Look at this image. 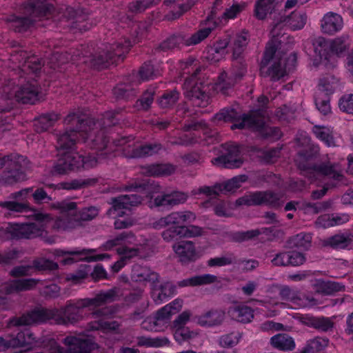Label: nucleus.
Listing matches in <instances>:
<instances>
[{
    "label": "nucleus",
    "instance_id": "f257e3e1",
    "mask_svg": "<svg viewBox=\"0 0 353 353\" xmlns=\"http://www.w3.org/2000/svg\"><path fill=\"white\" fill-rule=\"evenodd\" d=\"M83 112H69L64 123L69 125L57 137L60 150L54 170L59 174L70 170L88 169L97 162L95 155L106 154L111 128L119 123L120 112H103L100 119Z\"/></svg>",
    "mask_w": 353,
    "mask_h": 353
},
{
    "label": "nucleus",
    "instance_id": "680f3d73",
    "mask_svg": "<svg viewBox=\"0 0 353 353\" xmlns=\"http://www.w3.org/2000/svg\"><path fill=\"white\" fill-rule=\"evenodd\" d=\"M241 337V335L239 332H232L221 336L219 344L224 347H232L239 343Z\"/></svg>",
    "mask_w": 353,
    "mask_h": 353
},
{
    "label": "nucleus",
    "instance_id": "9b49d317",
    "mask_svg": "<svg viewBox=\"0 0 353 353\" xmlns=\"http://www.w3.org/2000/svg\"><path fill=\"white\" fill-rule=\"evenodd\" d=\"M26 158L18 154H10L0 157V169L6 167L0 181L5 185H12L26 179L24 168L21 163Z\"/></svg>",
    "mask_w": 353,
    "mask_h": 353
},
{
    "label": "nucleus",
    "instance_id": "a211bd4d",
    "mask_svg": "<svg viewBox=\"0 0 353 353\" xmlns=\"http://www.w3.org/2000/svg\"><path fill=\"white\" fill-rule=\"evenodd\" d=\"M237 205L259 206L268 205L278 207L279 197L278 194L271 190L255 191L245 194L236 201Z\"/></svg>",
    "mask_w": 353,
    "mask_h": 353
},
{
    "label": "nucleus",
    "instance_id": "774afa93",
    "mask_svg": "<svg viewBox=\"0 0 353 353\" xmlns=\"http://www.w3.org/2000/svg\"><path fill=\"white\" fill-rule=\"evenodd\" d=\"M274 176V174L269 171H259L254 174L252 177V181L255 186H260L265 183H269Z\"/></svg>",
    "mask_w": 353,
    "mask_h": 353
},
{
    "label": "nucleus",
    "instance_id": "bf43d9fd",
    "mask_svg": "<svg viewBox=\"0 0 353 353\" xmlns=\"http://www.w3.org/2000/svg\"><path fill=\"white\" fill-rule=\"evenodd\" d=\"M328 342L326 338L316 337L309 340L305 345L311 353H319L327 347Z\"/></svg>",
    "mask_w": 353,
    "mask_h": 353
},
{
    "label": "nucleus",
    "instance_id": "b1692460",
    "mask_svg": "<svg viewBox=\"0 0 353 353\" xmlns=\"http://www.w3.org/2000/svg\"><path fill=\"white\" fill-rule=\"evenodd\" d=\"M181 307L182 301L177 299L160 308L155 314L153 321L154 325L151 330L159 331L156 326L161 323H168L170 320L171 316L179 312Z\"/></svg>",
    "mask_w": 353,
    "mask_h": 353
},
{
    "label": "nucleus",
    "instance_id": "0e129e2a",
    "mask_svg": "<svg viewBox=\"0 0 353 353\" xmlns=\"http://www.w3.org/2000/svg\"><path fill=\"white\" fill-rule=\"evenodd\" d=\"M99 214V210L97 207L89 206L82 208L79 211L77 220L88 221L94 219Z\"/></svg>",
    "mask_w": 353,
    "mask_h": 353
},
{
    "label": "nucleus",
    "instance_id": "72a5a7b5",
    "mask_svg": "<svg viewBox=\"0 0 353 353\" xmlns=\"http://www.w3.org/2000/svg\"><path fill=\"white\" fill-rule=\"evenodd\" d=\"M142 172L150 176H169L175 171V166L169 163H155L141 167Z\"/></svg>",
    "mask_w": 353,
    "mask_h": 353
},
{
    "label": "nucleus",
    "instance_id": "ddd939ff",
    "mask_svg": "<svg viewBox=\"0 0 353 353\" xmlns=\"http://www.w3.org/2000/svg\"><path fill=\"white\" fill-rule=\"evenodd\" d=\"M196 219L194 213L190 211L173 212L165 217L159 219V223L161 226L170 225L162 232V237L166 241H170L181 238L179 232L180 224L192 222Z\"/></svg>",
    "mask_w": 353,
    "mask_h": 353
},
{
    "label": "nucleus",
    "instance_id": "c03bdc74",
    "mask_svg": "<svg viewBox=\"0 0 353 353\" xmlns=\"http://www.w3.org/2000/svg\"><path fill=\"white\" fill-rule=\"evenodd\" d=\"M288 243L292 247L307 250L312 245V236L309 233L300 232L291 236Z\"/></svg>",
    "mask_w": 353,
    "mask_h": 353
},
{
    "label": "nucleus",
    "instance_id": "39448f33",
    "mask_svg": "<svg viewBox=\"0 0 353 353\" xmlns=\"http://www.w3.org/2000/svg\"><path fill=\"white\" fill-rule=\"evenodd\" d=\"M304 13L293 12L288 17L281 16L274 21L271 30L272 39L268 42L261 63V72H265L273 81H277L285 77L288 72L293 68L296 61V54H290L288 57L278 50L281 42L277 40L281 33L279 31L288 26L291 30L302 29L306 23Z\"/></svg>",
    "mask_w": 353,
    "mask_h": 353
},
{
    "label": "nucleus",
    "instance_id": "bb28decb",
    "mask_svg": "<svg viewBox=\"0 0 353 353\" xmlns=\"http://www.w3.org/2000/svg\"><path fill=\"white\" fill-rule=\"evenodd\" d=\"M261 234H265L267 236H275L274 227H263L254 230L247 231H237L230 234L231 239L237 243H241L245 241L253 239Z\"/></svg>",
    "mask_w": 353,
    "mask_h": 353
},
{
    "label": "nucleus",
    "instance_id": "f3484780",
    "mask_svg": "<svg viewBox=\"0 0 353 353\" xmlns=\"http://www.w3.org/2000/svg\"><path fill=\"white\" fill-rule=\"evenodd\" d=\"M340 88L338 79L332 75L322 77L319 82L314 102L318 110H330V97Z\"/></svg>",
    "mask_w": 353,
    "mask_h": 353
},
{
    "label": "nucleus",
    "instance_id": "423d86ee",
    "mask_svg": "<svg viewBox=\"0 0 353 353\" xmlns=\"http://www.w3.org/2000/svg\"><path fill=\"white\" fill-rule=\"evenodd\" d=\"M64 343L68 346L64 350L57 341L50 336L37 339L30 329L12 333L6 339L0 336V351L9 348L23 347L20 353H90L91 342L75 336H67Z\"/></svg>",
    "mask_w": 353,
    "mask_h": 353
},
{
    "label": "nucleus",
    "instance_id": "4c0bfd02",
    "mask_svg": "<svg viewBox=\"0 0 353 353\" xmlns=\"http://www.w3.org/2000/svg\"><path fill=\"white\" fill-rule=\"evenodd\" d=\"M332 318L324 316H312L308 318L307 325L321 332H328L332 331L334 327Z\"/></svg>",
    "mask_w": 353,
    "mask_h": 353
},
{
    "label": "nucleus",
    "instance_id": "7ed1b4c3",
    "mask_svg": "<svg viewBox=\"0 0 353 353\" xmlns=\"http://www.w3.org/2000/svg\"><path fill=\"white\" fill-rule=\"evenodd\" d=\"M9 65L18 77L9 79L1 88L3 99L21 104H34L41 97V88L36 78L41 68V62L35 56H29L24 50L12 54Z\"/></svg>",
    "mask_w": 353,
    "mask_h": 353
},
{
    "label": "nucleus",
    "instance_id": "f8f14e48",
    "mask_svg": "<svg viewBox=\"0 0 353 353\" xmlns=\"http://www.w3.org/2000/svg\"><path fill=\"white\" fill-rule=\"evenodd\" d=\"M347 37L336 38L332 41H327L323 37H318L314 42V52L317 54L325 65L336 56H339L349 46Z\"/></svg>",
    "mask_w": 353,
    "mask_h": 353
},
{
    "label": "nucleus",
    "instance_id": "393cba45",
    "mask_svg": "<svg viewBox=\"0 0 353 353\" xmlns=\"http://www.w3.org/2000/svg\"><path fill=\"white\" fill-rule=\"evenodd\" d=\"M161 186L153 180H135L125 186V190L145 194L147 197L152 199L154 194L160 192Z\"/></svg>",
    "mask_w": 353,
    "mask_h": 353
},
{
    "label": "nucleus",
    "instance_id": "2eb2a0df",
    "mask_svg": "<svg viewBox=\"0 0 353 353\" xmlns=\"http://www.w3.org/2000/svg\"><path fill=\"white\" fill-rule=\"evenodd\" d=\"M134 139L132 136L123 137L119 141L118 145H122L128 143L123 148V154L128 159H139L151 157L159 154L163 149V145L160 143H147L139 146H135L134 143H130Z\"/></svg>",
    "mask_w": 353,
    "mask_h": 353
},
{
    "label": "nucleus",
    "instance_id": "052dcab7",
    "mask_svg": "<svg viewBox=\"0 0 353 353\" xmlns=\"http://www.w3.org/2000/svg\"><path fill=\"white\" fill-rule=\"evenodd\" d=\"M321 292L327 295L333 294L336 292H342L345 290V286L339 282L328 281L323 282L320 285Z\"/></svg>",
    "mask_w": 353,
    "mask_h": 353
},
{
    "label": "nucleus",
    "instance_id": "ea45409f",
    "mask_svg": "<svg viewBox=\"0 0 353 353\" xmlns=\"http://www.w3.org/2000/svg\"><path fill=\"white\" fill-rule=\"evenodd\" d=\"M271 345L281 351H292L296 347L294 339L287 334H277L270 339Z\"/></svg>",
    "mask_w": 353,
    "mask_h": 353
},
{
    "label": "nucleus",
    "instance_id": "2f4dec72",
    "mask_svg": "<svg viewBox=\"0 0 353 353\" xmlns=\"http://www.w3.org/2000/svg\"><path fill=\"white\" fill-rule=\"evenodd\" d=\"M173 249L183 263L193 261L196 259L195 245L190 241H181L173 245Z\"/></svg>",
    "mask_w": 353,
    "mask_h": 353
},
{
    "label": "nucleus",
    "instance_id": "de8ad7c7",
    "mask_svg": "<svg viewBox=\"0 0 353 353\" xmlns=\"http://www.w3.org/2000/svg\"><path fill=\"white\" fill-rule=\"evenodd\" d=\"M312 132L315 137L328 147L334 146V140L330 128L315 125L313 127Z\"/></svg>",
    "mask_w": 353,
    "mask_h": 353
},
{
    "label": "nucleus",
    "instance_id": "a18cd8bd",
    "mask_svg": "<svg viewBox=\"0 0 353 353\" xmlns=\"http://www.w3.org/2000/svg\"><path fill=\"white\" fill-rule=\"evenodd\" d=\"M246 7L245 3H235L228 8L225 9L219 22H216L217 26L219 25H225L229 20L234 19L237 17Z\"/></svg>",
    "mask_w": 353,
    "mask_h": 353
},
{
    "label": "nucleus",
    "instance_id": "a878e982",
    "mask_svg": "<svg viewBox=\"0 0 353 353\" xmlns=\"http://www.w3.org/2000/svg\"><path fill=\"white\" fill-rule=\"evenodd\" d=\"M143 290L136 288L130 291L124 297V301L128 305L139 303V305L133 312L134 317L143 318L145 311L149 306V301L146 299H143Z\"/></svg>",
    "mask_w": 353,
    "mask_h": 353
},
{
    "label": "nucleus",
    "instance_id": "473e14b6",
    "mask_svg": "<svg viewBox=\"0 0 353 353\" xmlns=\"http://www.w3.org/2000/svg\"><path fill=\"white\" fill-rule=\"evenodd\" d=\"M343 27L342 17L335 12L326 13L321 20V28L323 32L332 34L340 31Z\"/></svg>",
    "mask_w": 353,
    "mask_h": 353
},
{
    "label": "nucleus",
    "instance_id": "49530a36",
    "mask_svg": "<svg viewBox=\"0 0 353 353\" xmlns=\"http://www.w3.org/2000/svg\"><path fill=\"white\" fill-rule=\"evenodd\" d=\"M134 240V235L131 232L123 231L117 234L114 238L108 240L104 244L105 250H112L115 246L122 245L125 243H132Z\"/></svg>",
    "mask_w": 353,
    "mask_h": 353
},
{
    "label": "nucleus",
    "instance_id": "4468645a",
    "mask_svg": "<svg viewBox=\"0 0 353 353\" xmlns=\"http://www.w3.org/2000/svg\"><path fill=\"white\" fill-rule=\"evenodd\" d=\"M135 42V39H133V41L127 39L125 40L124 43L119 41L112 45L105 54H99L97 57H85L83 56L82 63H88L90 66L97 68L106 67L108 64L114 61L113 60L114 57L119 58L127 53Z\"/></svg>",
    "mask_w": 353,
    "mask_h": 353
},
{
    "label": "nucleus",
    "instance_id": "7c9ffc66",
    "mask_svg": "<svg viewBox=\"0 0 353 353\" xmlns=\"http://www.w3.org/2000/svg\"><path fill=\"white\" fill-rule=\"evenodd\" d=\"M300 167L305 170H310L308 172H314L323 176H327L336 181H341L343 176L341 172L335 170L334 165L330 162L321 163L320 164L314 163L312 167L307 164L301 163Z\"/></svg>",
    "mask_w": 353,
    "mask_h": 353
},
{
    "label": "nucleus",
    "instance_id": "cd10ccee",
    "mask_svg": "<svg viewBox=\"0 0 353 353\" xmlns=\"http://www.w3.org/2000/svg\"><path fill=\"white\" fill-rule=\"evenodd\" d=\"M155 283L152 285L151 296L157 305L167 301L176 293V286L171 282L162 283L159 288Z\"/></svg>",
    "mask_w": 353,
    "mask_h": 353
},
{
    "label": "nucleus",
    "instance_id": "5fc2aeb1",
    "mask_svg": "<svg viewBox=\"0 0 353 353\" xmlns=\"http://www.w3.org/2000/svg\"><path fill=\"white\" fill-rule=\"evenodd\" d=\"M236 263V258L232 253H228L225 256L220 257L210 258L207 261V265L209 267H223L230 265Z\"/></svg>",
    "mask_w": 353,
    "mask_h": 353
},
{
    "label": "nucleus",
    "instance_id": "c756f323",
    "mask_svg": "<svg viewBox=\"0 0 353 353\" xmlns=\"http://www.w3.org/2000/svg\"><path fill=\"white\" fill-rule=\"evenodd\" d=\"M34 225L32 223H13L6 228L5 232L8 234L12 239H29L34 235ZM3 232V229H0V233Z\"/></svg>",
    "mask_w": 353,
    "mask_h": 353
},
{
    "label": "nucleus",
    "instance_id": "c85d7f7f",
    "mask_svg": "<svg viewBox=\"0 0 353 353\" xmlns=\"http://www.w3.org/2000/svg\"><path fill=\"white\" fill-rule=\"evenodd\" d=\"M187 199L188 196L184 192L174 191L170 194L156 196L154 199V205L157 208L169 209L174 205L185 203Z\"/></svg>",
    "mask_w": 353,
    "mask_h": 353
},
{
    "label": "nucleus",
    "instance_id": "8fccbe9b",
    "mask_svg": "<svg viewBox=\"0 0 353 353\" xmlns=\"http://www.w3.org/2000/svg\"><path fill=\"white\" fill-rule=\"evenodd\" d=\"M179 97V93L176 90L167 91L160 98L157 103L161 108H172Z\"/></svg>",
    "mask_w": 353,
    "mask_h": 353
},
{
    "label": "nucleus",
    "instance_id": "79ce46f5",
    "mask_svg": "<svg viewBox=\"0 0 353 353\" xmlns=\"http://www.w3.org/2000/svg\"><path fill=\"white\" fill-rule=\"evenodd\" d=\"M276 0H257L254 6V16L260 20L264 19L268 14L275 9Z\"/></svg>",
    "mask_w": 353,
    "mask_h": 353
},
{
    "label": "nucleus",
    "instance_id": "5701e85b",
    "mask_svg": "<svg viewBox=\"0 0 353 353\" xmlns=\"http://www.w3.org/2000/svg\"><path fill=\"white\" fill-rule=\"evenodd\" d=\"M305 260L304 254L295 250H290L276 253L271 260V263L272 265L277 267H296L303 264Z\"/></svg>",
    "mask_w": 353,
    "mask_h": 353
},
{
    "label": "nucleus",
    "instance_id": "603ef678",
    "mask_svg": "<svg viewBox=\"0 0 353 353\" xmlns=\"http://www.w3.org/2000/svg\"><path fill=\"white\" fill-rule=\"evenodd\" d=\"M155 91L153 88L148 89L141 96V97L136 102V108L142 110H147L151 108L154 101V95Z\"/></svg>",
    "mask_w": 353,
    "mask_h": 353
},
{
    "label": "nucleus",
    "instance_id": "c9c22d12",
    "mask_svg": "<svg viewBox=\"0 0 353 353\" xmlns=\"http://www.w3.org/2000/svg\"><path fill=\"white\" fill-rule=\"evenodd\" d=\"M57 112H46L35 118L33 121L34 130L38 133L47 131L59 119Z\"/></svg>",
    "mask_w": 353,
    "mask_h": 353
},
{
    "label": "nucleus",
    "instance_id": "9d476101",
    "mask_svg": "<svg viewBox=\"0 0 353 353\" xmlns=\"http://www.w3.org/2000/svg\"><path fill=\"white\" fill-rule=\"evenodd\" d=\"M160 74L159 70H155L150 63H144L137 74H133L126 83L117 85L113 90V94L117 99H128L135 96L134 86L141 82L152 79Z\"/></svg>",
    "mask_w": 353,
    "mask_h": 353
},
{
    "label": "nucleus",
    "instance_id": "f03ea898",
    "mask_svg": "<svg viewBox=\"0 0 353 353\" xmlns=\"http://www.w3.org/2000/svg\"><path fill=\"white\" fill-rule=\"evenodd\" d=\"M118 290L112 288L101 292L94 298L70 299L60 308L37 307L12 319L11 323L16 326L43 324L50 323L59 325H74L86 314L85 308L90 306L98 307L117 299Z\"/></svg>",
    "mask_w": 353,
    "mask_h": 353
},
{
    "label": "nucleus",
    "instance_id": "6e6d98bb",
    "mask_svg": "<svg viewBox=\"0 0 353 353\" xmlns=\"http://www.w3.org/2000/svg\"><path fill=\"white\" fill-rule=\"evenodd\" d=\"M160 0H134L129 4V10L132 12L139 13L151 6L157 4Z\"/></svg>",
    "mask_w": 353,
    "mask_h": 353
},
{
    "label": "nucleus",
    "instance_id": "412c9836",
    "mask_svg": "<svg viewBox=\"0 0 353 353\" xmlns=\"http://www.w3.org/2000/svg\"><path fill=\"white\" fill-rule=\"evenodd\" d=\"M221 7L222 0H216L212 8L211 14L208 17L206 27L200 29L190 37L185 36V46L196 45L209 36L212 30L217 26L214 19L216 11Z\"/></svg>",
    "mask_w": 353,
    "mask_h": 353
},
{
    "label": "nucleus",
    "instance_id": "69168bd1",
    "mask_svg": "<svg viewBox=\"0 0 353 353\" xmlns=\"http://www.w3.org/2000/svg\"><path fill=\"white\" fill-rule=\"evenodd\" d=\"M281 149L279 148H272L263 151L261 154V160L267 164L274 163L280 157Z\"/></svg>",
    "mask_w": 353,
    "mask_h": 353
},
{
    "label": "nucleus",
    "instance_id": "e433bc0d",
    "mask_svg": "<svg viewBox=\"0 0 353 353\" xmlns=\"http://www.w3.org/2000/svg\"><path fill=\"white\" fill-rule=\"evenodd\" d=\"M228 314L233 320L243 323H250L254 318L253 310L247 305L231 307L228 310Z\"/></svg>",
    "mask_w": 353,
    "mask_h": 353
},
{
    "label": "nucleus",
    "instance_id": "09e8293b",
    "mask_svg": "<svg viewBox=\"0 0 353 353\" xmlns=\"http://www.w3.org/2000/svg\"><path fill=\"white\" fill-rule=\"evenodd\" d=\"M248 180V176L246 174H241L235 176L232 179L220 183L221 191L223 192H232L239 188L242 183L246 182Z\"/></svg>",
    "mask_w": 353,
    "mask_h": 353
},
{
    "label": "nucleus",
    "instance_id": "13d9d810",
    "mask_svg": "<svg viewBox=\"0 0 353 353\" xmlns=\"http://www.w3.org/2000/svg\"><path fill=\"white\" fill-rule=\"evenodd\" d=\"M168 343L166 338H150L147 336H141L138 338V345L139 346L159 347L165 345Z\"/></svg>",
    "mask_w": 353,
    "mask_h": 353
},
{
    "label": "nucleus",
    "instance_id": "0eeeda50",
    "mask_svg": "<svg viewBox=\"0 0 353 353\" xmlns=\"http://www.w3.org/2000/svg\"><path fill=\"white\" fill-rule=\"evenodd\" d=\"M267 112H248L239 117H235L237 112H221L217 113L216 117L230 121L232 123V130L248 129L258 133L263 139L278 141L283 137L280 128L270 126L268 124L269 117L265 115Z\"/></svg>",
    "mask_w": 353,
    "mask_h": 353
},
{
    "label": "nucleus",
    "instance_id": "a19ab883",
    "mask_svg": "<svg viewBox=\"0 0 353 353\" xmlns=\"http://www.w3.org/2000/svg\"><path fill=\"white\" fill-rule=\"evenodd\" d=\"M38 283L35 279H21L12 281L6 287V292L12 294L33 289Z\"/></svg>",
    "mask_w": 353,
    "mask_h": 353
},
{
    "label": "nucleus",
    "instance_id": "1a4fd4ad",
    "mask_svg": "<svg viewBox=\"0 0 353 353\" xmlns=\"http://www.w3.org/2000/svg\"><path fill=\"white\" fill-rule=\"evenodd\" d=\"M53 9V5L48 0H31L23 8V13L28 16H13L9 19V21L12 23L11 28L17 32L24 31L35 21L33 18L47 17L51 14Z\"/></svg>",
    "mask_w": 353,
    "mask_h": 353
},
{
    "label": "nucleus",
    "instance_id": "338daca9",
    "mask_svg": "<svg viewBox=\"0 0 353 353\" xmlns=\"http://www.w3.org/2000/svg\"><path fill=\"white\" fill-rule=\"evenodd\" d=\"M347 239L344 235L335 234L324 241V245L332 248H344L347 246Z\"/></svg>",
    "mask_w": 353,
    "mask_h": 353
},
{
    "label": "nucleus",
    "instance_id": "6ab92c4d",
    "mask_svg": "<svg viewBox=\"0 0 353 353\" xmlns=\"http://www.w3.org/2000/svg\"><path fill=\"white\" fill-rule=\"evenodd\" d=\"M225 152L212 159L213 165L221 168H239L243 163L240 147L237 145L225 144L223 146Z\"/></svg>",
    "mask_w": 353,
    "mask_h": 353
},
{
    "label": "nucleus",
    "instance_id": "864d4df0",
    "mask_svg": "<svg viewBox=\"0 0 353 353\" xmlns=\"http://www.w3.org/2000/svg\"><path fill=\"white\" fill-rule=\"evenodd\" d=\"M88 328L90 330H101L108 332L116 330V322L106 321L100 318L98 320L91 321L88 323Z\"/></svg>",
    "mask_w": 353,
    "mask_h": 353
},
{
    "label": "nucleus",
    "instance_id": "37998d69",
    "mask_svg": "<svg viewBox=\"0 0 353 353\" xmlns=\"http://www.w3.org/2000/svg\"><path fill=\"white\" fill-rule=\"evenodd\" d=\"M248 43V33L245 30L237 32L232 39V48L233 57L239 58L245 50Z\"/></svg>",
    "mask_w": 353,
    "mask_h": 353
},
{
    "label": "nucleus",
    "instance_id": "20e7f679",
    "mask_svg": "<svg viewBox=\"0 0 353 353\" xmlns=\"http://www.w3.org/2000/svg\"><path fill=\"white\" fill-rule=\"evenodd\" d=\"M180 64V68L184 73H189L190 68L194 70L192 76L185 79L183 84L184 95L194 106L202 108H206L210 103V97L208 91L212 90L214 93L224 96L229 95L233 91L234 83L246 72L245 65L243 63H236L229 72H221L216 82L209 83L199 74V70L194 65L193 60L190 59Z\"/></svg>",
    "mask_w": 353,
    "mask_h": 353
},
{
    "label": "nucleus",
    "instance_id": "4be33fe9",
    "mask_svg": "<svg viewBox=\"0 0 353 353\" xmlns=\"http://www.w3.org/2000/svg\"><path fill=\"white\" fill-rule=\"evenodd\" d=\"M93 250H71V251H65L63 250H57L56 254L57 256H65L70 255L69 256L65 258L62 261V263L64 265H70L74 263L78 260H85L86 261H103L110 257L108 254H98L91 256H87L86 254L88 252H91Z\"/></svg>",
    "mask_w": 353,
    "mask_h": 353
},
{
    "label": "nucleus",
    "instance_id": "dca6fc26",
    "mask_svg": "<svg viewBox=\"0 0 353 353\" xmlns=\"http://www.w3.org/2000/svg\"><path fill=\"white\" fill-rule=\"evenodd\" d=\"M189 131L183 133L175 141L174 144L189 145L194 143H209L208 139L213 137L212 132L206 123L199 121L188 125Z\"/></svg>",
    "mask_w": 353,
    "mask_h": 353
},
{
    "label": "nucleus",
    "instance_id": "aec40b11",
    "mask_svg": "<svg viewBox=\"0 0 353 353\" xmlns=\"http://www.w3.org/2000/svg\"><path fill=\"white\" fill-rule=\"evenodd\" d=\"M143 197L137 194L120 195L111 199L112 207L108 210L110 216H123L124 210H130L131 208L141 204Z\"/></svg>",
    "mask_w": 353,
    "mask_h": 353
},
{
    "label": "nucleus",
    "instance_id": "6e6552de",
    "mask_svg": "<svg viewBox=\"0 0 353 353\" xmlns=\"http://www.w3.org/2000/svg\"><path fill=\"white\" fill-rule=\"evenodd\" d=\"M30 196H32L36 203H48L52 201L51 196L43 188H38L34 192L32 188H26L12 193L10 197L14 201H1L0 207L8 210L10 215L30 212L32 208L27 201Z\"/></svg>",
    "mask_w": 353,
    "mask_h": 353
},
{
    "label": "nucleus",
    "instance_id": "3c124183",
    "mask_svg": "<svg viewBox=\"0 0 353 353\" xmlns=\"http://www.w3.org/2000/svg\"><path fill=\"white\" fill-rule=\"evenodd\" d=\"M299 159L296 161V165L301 171L309 172L310 170H305L300 167L301 163H307L309 167H312L314 163L311 161L315 158L316 153L312 149H303L298 152Z\"/></svg>",
    "mask_w": 353,
    "mask_h": 353
},
{
    "label": "nucleus",
    "instance_id": "f704fd0d",
    "mask_svg": "<svg viewBox=\"0 0 353 353\" xmlns=\"http://www.w3.org/2000/svg\"><path fill=\"white\" fill-rule=\"evenodd\" d=\"M131 279L134 282H148L154 285L159 282V275L146 267L135 265L132 270Z\"/></svg>",
    "mask_w": 353,
    "mask_h": 353
},
{
    "label": "nucleus",
    "instance_id": "4d7b16f0",
    "mask_svg": "<svg viewBox=\"0 0 353 353\" xmlns=\"http://www.w3.org/2000/svg\"><path fill=\"white\" fill-rule=\"evenodd\" d=\"M91 270L90 265H81L74 273L68 274L67 279L75 284L79 283L88 276Z\"/></svg>",
    "mask_w": 353,
    "mask_h": 353
},
{
    "label": "nucleus",
    "instance_id": "58836bf2",
    "mask_svg": "<svg viewBox=\"0 0 353 353\" xmlns=\"http://www.w3.org/2000/svg\"><path fill=\"white\" fill-rule=\"evenodd\" d=\"M223 312L217 310H211L198 317V323L204 327H212L219 325L224 319Z\"/></svg>",
    "mask_w": 353,
    "mask_h": 353
},
{
    "label": "nucleus",
    "instance_id": "e2e57ef3",
    "mask_svg": "<svg viewBox=\"0 0 353 353\" xmlns=\"http://www.w3.org/2000/svg\"><path fill=\"white\" fill-rule=\"evenodd\" d=\"M203 232L202 228L194 225H190L188 226L181 225L179 232L181 234V238H193L201 236Z\"/></svg>",
    "mask_w": 353,
    "mask_h": 353
}]
</instances>
